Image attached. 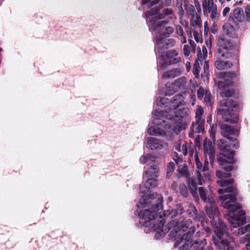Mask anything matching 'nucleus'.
<instances>
[{
  "mask_svg": "<svg viewBox=\"0 0 250 250\" xmlns=\"http://www.w3.org/2000/svg\"><path fill=\"white\" fill-rule=\"evenodd\" d=\"M183 97L182 95L178 94L175 95L172 98L169 100L168 99L165 97L161 98L159 101H157V104L158 106H164L166 104L170 103L172 104L171 106L172 107V109H170L169 112L170 117H166V118L170 119L173 116L172 113H175L174 110H176L178 106L182 104L183 102Z\"/></svg>",
  "mask_w": 250,
  "mask_h": 250,
  "instance_id": "obj_9",
  "label": "nucleus"
},
{
  "mask_svg": "<svg viewBox=\"0 0 250 250\" xmlns=\"http://www.w3.org/2000/svg\"><path fill=\"white\" fill-rule=\"evenodd\" d=\"M180 192L183 196H186L188 193V189L185 184H181L179 187Z\"/></svg>",
  "mask_w": 250,
  "mask_h": 250,
  "instance_id": "obj_38",
  "label": "nucleus"
},
{
  "mask_svg": "<svg viewBox=\"0 0 250 250\" xmlns=\"http://www.w3.org/2000/svg\"><path fill=\"white\" fill-rule=\"evenodd\" d=\"M200 70V67L199 63L197 62V60L196 62L194 64L193 68V73L196 78H197L199 76V72Z\"/></svg>",
  "mask_w": 250,
  "mask_h": 250,
  "instance_id": "obj_36",
  "label": "nucleus"
},
{
  "mask_svg": "<svg viewBox=\"0 0 250 250\" xmlns=\"http://www.w3.org/2000/svg\"><path fill=\"white\" fill-rule=\"evenodd\" d=\"M169 229H172V231H175L176 235L175 240L177 244L183 243L182 247H179L180 250H203V247L198 243L192 244L191 240V235L195 232L196 228L192 225V221L190 219L182 220L178 222L172 220L168 224Z\"/></svg>",
  "mask_w": 250,
  "mask_h": 250,
  "instance_id": "obj_2",
  "label": "nucleus"
},
{
  "mask_svg": "<svg viewBox=\"0 0 250 250\" xmlns=\"http://www.w3.org/2000/svg\"><path fill=\"white\" fill-rule=\"evenodd\" d=\"M175 146L176 149L179 152H181L184 155H186L187 154V146L186 144H183L181 145V143H177L176 144Z\"/></svg>",
  "mask_w": 250,
  "mask_h": 250,
  "instance_id": "obj_31",
  "label": "nucleus"
},
{
  "mask_svg": "<svg viewBox=\"0 0 250 250\" xmlns=\"http://www.w3.org/2000/svg\"><path fill=\"white\" fill-rule=\"evenodd\" d=\"M176 31L177 33L180 36L183 37L184 35V31L182 27L180 25H177L176 27Z\"/></svg>",
  "mask_w": 250,
  "mask_h": 250,
  "instance_id": "obj_45",
  "label": "nucleus"
},
{
  "mask_svg": "<svg viewBox=\"0 0 250 250\" xmlns=\"http://www.w3.org/2000/svg\"><path fill=\"white\" fill-rule=\"evenodd\" d=\"M219 199L222 201V206L229 209L228 219L233 228H237L246 223V219L244 217L245 214L244 210H240L237 215L234 214V211L240 208L239 206L232 204L236 201V198L234 195L228 194L220 196Z\"/></svg>",
  "mask_w": 250,
  "mask_h": 250,
  "instance_id": "obj_3",
  "label": "nucleus"
},
{
  "mask_svg": "<svg viewBox=\"0 0 250 250\" xmlns=\"http://www.w3.org/2000/svg\"><path fill=\"white\" fill-rule=\"evenodd\" d=\"M156 157L150 154H146V156H142L140 159V162L143 164H150L151 162L155 161Z\"/></svg>",
  "mask_w": 250,
  "mask_h": 250,
  "instance_id": "obj_25",
  "label": "nucleus"
},
{
  "mask_svg": "<svg viewBox=\"0 0 250 250\" xmlns=\"http://www.w3.org/2000/svg\"><path fill=\"white\" fill-rule=\"evenodd\" d=\"M189 42L190 45L192 49L193 52H194L195 51L196 44L195 43V42L193 41H192L191 40H189Z\"/></svg>",
  "mask_w": 250,
  "mask_h": 250,
  "instance_id": "obj_50",
  "label": "nucleus"
},
{
  "mask_svg": "<svg viewBox=\"0 0 250 250\" xmlns=\"http://www.w3.org/2000/svg\"><path fill=\"white\" fill-rule=\"evenodd\" d=\"M183 208L180 206L177 205L176 208L168 210L167 211L169 212V215L171 218H174L179 214H181L183 212Z\"/></svg>",
  "mask_w": 250,
  "mask_h": 250,
  "instance_id": "obj_28",
  "label": "nucleus"
},
{
  "mask_svg": "<svg viewBox=\"0 0 250 250\" xmlns=\"http://www.w3.org/2000/svg\"><path fill=\"white\" fill-rule=\"evenodd\" d=\"M230 11V8L229 7H226L223 11V15L224 17H226Z\"/></svg>",
  "mask_w": 250,
  "mask_h": 250,
  "instance_id": "obj_51",
  "label": "nucleus"
},
{
  "mask_svg": "<svg viewBox=\"0 0 250 250\" xmlns=\"http://www.w3.org/2000/svg\"><path fill=\"white\" fill-rule=\"evenodd\" d=\"M156 42L161 49L172 47L175 45L174 39L165 38L162 35H160L156 39Z\"/></svg>",
  "mask_w": 250,
  "mask_h": 250,
  "instance_id": "obj_17",
  "label": "nucleus"
},
{
  "mask_svg": "<svg viewBox=\"0 0 250 250\" xmlns=\"http://www.w3.org/2000/svg\"><path fill=\"white\" fill-rule=\"evenodd\" d=\"M197 190H191L190 192L192 195V196L194 197V198H196L198 197V194L197 192Z\"/></svg>",
  "mask_w": 250,
  "mask_h": 250,
  "instance_id": "obj_60",
  "label": "nucleus"
},
{
  "mask_svg": "<svg viewBox=\"0 0 250 250\" xmlns=\"http://www.w3.org/2000/svg\"><path fill=\"white\" fill-rule=\"evenodd\" d=\"M236 76V74L234 71L221 72L217 74L218 78L227 82V85H232V80Z\"/></svg>",
  "mask_w": 250,
  "mask_h": 250,
  "instance_id": "obj_18",
  "label": "nucleus"
},
{
  "mask_svg": "<svg viewBox=\"0 0 250 250\" xmlns=\"http://www.w3.org/2000/svg\"><path fill=\"white\" fill-rule=\"evenodd\" d=\"M204 153L205 157H208L210 162L213 161L214 159V146L209 140H206L204 144Z\"/></svg>",
  "mask_w": 250,
  "mask_h": 250,
  "instance_id": "obj_16",
  "label": "nucleus"
},
{
  "mask_svg": "<svg viewBox=\"0 0 250 250\" xmlns=\"http://www.w3.org/2000/svg\"><path fill=\"white\" fill-rule=\"evenodd\" d=\"M167 145L156 138L149 137L146 143V147L151 150H159L163 148L167 149Z\"/></svg>",
  "mask_w": 250,
  "mask_h": 250,
  "instance_id": "obj_14",
  "label": "nucleus"
},
{
  "mask_svg": "<svg viewBox=\"0 0 250 250\" xmlns=\"http://www.w3.org/2000/svg\"><path fill=\"white\" fill-rule=\"evenodd\" d=\"M162 2L166 6H168L170 4L171 0H162Z\"/></svg>",
  "mask_w": 250,
  "mask_h": 250,
  "instance_id": "obj_58",
  "label": "nucleus"
},
{
  "mask_svg": "<svg viewBox=\"0 0 250 250\" xmlns=\"http://www.w3.org/2000/svg\"><path fill=\"white\" fill-rule=\"evenodd\" d=\"M216 176L220 179L217 181V184L223 188L218 189V192L219 194L225 192H231L234 194H237L236 189L232 186L234 182L233 180L232 179H226L231 177L230 173L217 170L216 172Z\"/></svg>",
  "mask_w": 250,
  "mask_h": 250,
  "instance_id": "obj_7",
  "label": "nucleus"
},
{
  "mask_svg": "<svg viewBox=\"0 0 250 250\" xmlns=\"http://www.w3.org/2000/svg\"><path fill=\"white\" fill-rule=\"evenodd\" d=\"M177 170L178 171V175H177V177H179V175H181L186 178L188 177L189 172L188 168L186 165L179 166Z\"/></svg>",
  "mask_w": 250,
  "mask_h": 250,
  "instance_id": "obj_29",
  "label": "nucleus"
},
{
  "mask_svg": "<svg viewBox=\"0 0 250 250\" xmlns=\"http://www.w3.org/2000/svg\"><path fill=\"white\" fill-rule=\"evenodd\" d=\"M204 99H205V102L207 103V104H209L210 105V101H211L210 98L208 95L206 93L205 94V97Z\"/></svg>",
  "mask_w": 250,
  "mask_h": 250,
  "instance_id": "obj_53",
  "label": "nucleus"
},
{
  "mask_svg": "<svg viewBox=\"0 0 250 250\" xmlns=\"http://www.w3.org/2000/svg\"><path fill=\"white\" fill-rule=\"evenodd\" d=\"M201 18L199 17L197 14H192L191 16L190 24L192 26L195 28L201 27Z\"/></svg>",
  "mask_w": 250,
  "mask_h": 250,
  "instance_id": "obj_26",
  "label": "nucleus"
},
{
  "mask_svg": "<svg viewBox=\"0 0 250 250\" xmlns=\"http://www.w3.org/2000/svg\"><path fill=\"white\" fill-rule=\"evenodd\" d=\"M154 118L157 119H161L164 116V112L163 111L156 110L153 114Z\"/></svg>",
  "mask_w": 250,
  "mask_h": 250,
  "instance_id": "obj_37",
  "label": "nucleus"
},
{
  "mask_svg": "<svg viewBox=\"0 0 250 250\" xmlns=\"http://www.w3.org/2000/svg\"><path fill=\"white\" fill-rule=\"evenodd\" d=\"M157 184V181L155 179L151 178L147 180V181L145 183V186L146 188H150L156 186Z\"/></svg>",
  "mask_w": 250,
  "mask_h": 250,
  "instance_id": "obj_32",
  "label": "nucleus"
},
{
  "mask_svg": "<svg viewBox=\"0 0 250 250\" xmlns=\"http://www.w3.org/2000/svg\"><path fill=\"white\" fill-rule=\"evenodd\" d=\"M246 232L247 231H246V229H245V227H241V228H239L238 229L237 235H243L245 233H246Z\"/></svg>",
  "mask_w": 250,
  "mask_h": 250,
  "instance_id": "obj_48",
  "label": "nucleus"
},
{
  "mask_svg": "<svg viewBox=\"0 0 250 250\" xmlns=\"http://www.w3.org/2000/svg\"><path fill=\"white\" fill-rule=\"evenodd\" d=\"M187 80L184 77H181L176 80L174 85L179 88H185L187 86Z\"/></svg>",
  "mask_w": 250,
  "mask_h": 250,
  "instance_id": "obj_27",
  "label": "nucleus"
},
{
  "mask_svg": "<svg viewBox=\"0 0 250 250\" xmlns=\"http://www.w3.org/2000/svg\"><path fill=\"white\" fill-rule=\"evenodd\" d=\"M193 34L194 38L197 42L202 41V35L197 31H193Z\"/></svg>",
  "mask_w": 250,
  "mask_h": 250,
  "instance_id": "obj_40",
  "label": "nucleus"
},
{
  "mask_svg": "<svg viewBox=\"0 0 250 250\" xmlns=\"http://www.w3.org/2000/svg\"><path fill=\"white\" fill-rule=\"evenodd\" d=\"M195 6L197 8H199V9H201L200 8V4L198 0H194Z\"/></svg>",
  "mask_w": 250,
  "mask_h": 250,
  "instance_id": "obj_59",
  "label": "nucleus"
},
{
  "mask_svg": "<svg viewBox=\"0 0 250 250\" xmlns=\"http://www.w3.org/2000/svg\"><path fill=\"white\" fill-rule=\"evenodd\" d=\"M188 182L190 191L197 190V183L195 179L189 178L188 180Z\"/></svg>",
  "mask_w": 250,
  "mask_h": 250,
  "instance_id": "obj_34",
  "label": "nucleus"
},
{
  "mask_svg": "<svg viewBox=\"0 0 250 250\" xmlns=\"http://www.w3.org/2000/svg\"><path fill=\"white\" fill-rule=\"evenodd\" d=\"M159 0H143V4H146L148 3H150V6H153V5L156 4L159 2Z\"/></svg>",
  "mask_w": 250,
  "mask_h": 250,
  "instance_id": "obj_44",
  "label": "nucleus"
},
{
  "mask_svg": "<svg viewBox=\"0 0 250 250\" xmlns=\"http://www.w3.org/2000/svg\"><path fill=\"white\" fill-rule=\"evenodd\" d=\"M222 59H219L217 56V60L214 62L215 67L218 70L229 69L232 66V63L229 61H222Z\"/></svg>",
  "mask_w": 250,
  "mask_h": 250,
  "instance_id": "obj_19",
  "label": "nucleus"
},
{
  "mask_svg": "<svg viewBox=\"0 0 250 250\" xmlns=\"http://www.w3.org/2000/svg\"><path fill=\"white\" fill-rule=\"evenodd\" d=\"M158 168L157 166L153 165L150 167L148 170L146 171V174L148 177H154L158 172Z\"/></svg>",
  "mask_w": 250,
  "mask_h": 250,
  "instance_id": "obj_30",
  "label": "nucleus"
},
{
  "mask_svg": "<svg viewBox=\"0 0 250 250\" xmlns=\"http://www.w3.org/2000/svg\"><path fill=\"white\" fill-rule=\"evenodd\" d=\"M175 168V164L173 162H169L167 166V176L169 178L172 174Z\"/></svg>",
  "mask_w": 250,
  "mask_h": 250,
  "instance_id": "obj_33",
  "label": "nucleus"
},
{
  "mask_svg": "<svg viewBox=\"0 0 250 250\" xmlns=\"http://www.w3.org/2000/svg\"><path fill=\"white\" fill-rule=\"evenodd\" d=\"M175 113H172L173 116L171 118H173L174 116L176 117H184L188 115L189 113V109L187 107H183L181 109H179L177 110L176 111H174Z\"/></svg>",
  "mask_w": 250,
  "mask_h": 250,
  "instance_id": "obj_22",
  "label": "nucleus"
},
{
  "mask_svg": "<svg viewBox=\"0 0 250 250\" xmlns=\"http://www.w3.org/2000/svg\"><path fill=\"white\" fill-rule=\"evenodd\" d=\"M190 131L188 135L190 138H192L194 137V132L195 131L194 130V126L192 128V127H191L190 128Z\"/></svg>",
  "mask_w": 250,
  "mask_h": 250,
  "instance_id": "obj_57",
  "label": "nucleus"
},
{
  "mask_svg": "<svg viewBox=\"0 0 250 250\" xmlns=\"http://www.w3.org/2000/svg\"><path fill=\"white\" fill-rule=\"evenodd\" d=\"M233 93V91L230 89H225L220 92L223 99L220 101V107L218 109V113L222 116L224 122L229 123H236L238 121L237 115L232 113V108L235 107V104L231 99L225 98L231 97Z\"/></svg>",
  "mask_w": 250,
  "mask_h": 250,
  "instance_id": "obj_4",
  "label": "nucleus"
},
{
  "mask_svg": "<svg viewBox=\"0 0 250 250\" xmlns=\"http://www.w3.org/2000/svg\"><path fill=\"white\" fill-rule=\"evenodd\" d=\"M156 196L158 197V202L152 206L150 209H144L141 210L139 213V216L140 218L149 220L155 219L158 216L157 212L162 208V197L156 193H153L149 195L150 199H153Z\"/></svg>",
  "mask_w": 250,
  "mask_h": 250,
  "instance_id": "obj_8",
  "label": "nucleus"
},
{
  "mask_svg": "<svg viewBox=\"0 0 250 250\" xmlns=\"http://www.w3.org/2000/svg\"><path fill=\"white\" fill-rule=\"evenodd\" d=\"M246 19L248 21H250V5H247L245 9Z\"/></svg>",
  "mask_w": 250,
  "mask_h": 250,
  "instance_id": "obj_42",
  "label": "nucleus"
},
{
  "mask_svg": "<svg viewBox=\"0 0 250 250\" xmlns=\"http://www.w3.org/2000/svg\"><path fill=\"white\" fill-rule=\"evenodd\" d=\"M199 192L200 196L202 199L207 202L208 200H207L206 193L202 187L199 188Z\"/></svg>",
  "mask_w": 250,
  "mask_h": 250,
  "instance_id": "obj_41",
  "label": "nucleus"
},
{
  "mask_svg": "<svg viewBox=\"0 0 250 250\" xmlns=\"http://www.w3.org/2000/svg\"><path fill=\"white\" fill-rule=\"evenodd\" d=\"M218 45L217 54L218 58L228 59L229 56L228 51L232 49L233 47L232 43L222 35L218 38Z\"/></svg>",
  "mask_w": 250,
  "mask_h": 250,
  "instance_id": "obj_10",
  "label": "nucleus"
},
{
  "mask_svg": "<svg viewBox=\"0 0 250 250\" xmlns=\"http://www.w3.org/2000/svg\"><path fill=\"white\" fill-rule=\"evenodd\" d=\"M220 129L221 134L223 137L226 138L229 141H236L235 138L230 137V136L235 135L237 132V129L226 124L221 125Z\"/></svg>",
  "mask_w": 250,
  "mask_h": 250,
  "instance_id": "obj_12",
  "label": "nucleus"
},
{
  "mask_svg": "<svg viewBox=\"0 0 250 250\" xmlns=\"http://www.w3.org/2000/svg\"><path fill=\"white\" fill-rule=\"evenodd\" d=\"M197 57L198 60L200 61H202V60L205 59V58L207 57L206 56H204V54H203L201 50H199V51L198 52Z\"/></svg>",
  "mask_w": 250,
  "mask_h": 250,
  "instance_id": "obj_47",
  "label": "nucleus"
},
{
  "mask_svg": "<svg viewBox=\"0 0 250 250\" xmlns=\"http://www.w3.org/2000/svg\"><path fill=\"white\" fill-rule=\"evenodd\" d=\"M223 32L228 36L235 38L237 36L236 31L232 25L229 23H226L223 26Z\"/></svg>",
  "mask_w": 250,
  "mask_h": 250,
  "instance_id": "obj_20",
  "label": "nucleus"
},
{
  "mask_svg": "<svg viewBox=\"0 0 250 250\" xmlns=\"http://www.w3.org/2000/svg\"><path fill=\"white\" fill-rule=\"evenodd\" d=\"M164 14L166 15H168L172 13V11L170 8H166L163 10Z\"/></svg>",
  "mask_w": 250,
  "mask_h": 250,
  "instance_id": "obj_55",
  "label": "nucleus"
},
{
  "mask_svg": "<svg viewBox=\"0 0 250 250\" xmlns=\"http://www.w3.org/2000/svg\"><path fill=\"white\" fill-rule=\"evenodd\" d=\"M194 160L196 164V168L197 169V176L198 181V184L200 185H202V181H201V177L202 175L201 172H206L208 170V167L207 164H204V165H202V162L200 161L199 158L197 154H195L194 156Z\"/></svg>",
  "mask_w": 250,
  "mask_h": 250,
  "instance_id": "obj_15",
  "label": "nucleus"
},
{
  "mask_svg": "<svg viewBox=\"0 0 250 250\" xmlns=\"http://www.w3.org/2000/svg\"><path fill=\"white\" fill-rule=\"evenodd\" d=\"M181 74V71L179 69H174L169 71H165L162 78L165 79H173Z\"/></svg>",
  "mask_w": 250,
  "mask_h": 250,
  "instance_id": "obj_21",
  "label": "nucleus"
},
{
  "mask_svg": "<svg viewBox=\"0 0 250 250\" xmlns=\"http://www.w3.org/2000/svg\"><path fill=\"white\" fill-rule=\"evenodd\" d=\"M204 120L203 119L198 118V119L196 120V123L194 125L192 124L193 126H196L195 132L196 133H200L204 131Z\"/></svg>",
  "mask_w": 250,
  "mask_h": 250,
  "instance_id": "obj_23",
  "label": "nucleus"
},
{
  "mask_svg": "<svg viewBox=\"0 0 250 250\" xmlns=\"http://www.w3.org/2000/svg\"><path fill=\"white\" fill-rule=\"evenodd\" d=\"M162 57L166 62L168 64H175L181 61V57L178 56L177 52L175 50H171L167 52Z\"/></svg>",
  "mask_w": 250,
  "mask_h": 250,
  "instance_id": "obj_13",
  "label": "nucleus"
},
{
  "mask_svg": "<svg viewBox=\"0 0 250 250\" xmlns=\"http://www.w3.org/2000/svg\"><path fill=\"white\" fill-rule=\"evenodd\" d=\"M205 208L207 214L212 219L211 223L214 228V231L217 236L212 237V241L216 248L221 250H232V247L229 244L231 237L227 231L226 225L218 217L219 212L214 201L208 198Z\"/></svg>",
  "mask_w": 250,
  "mask_h": 250,
  "instance_id": "obj_1",
  "label": "nucleus"
},
{
  "mask_svg": "<svg viewBox=\"0 0 250 250\" xmlns=\"http://www.w3.org/2000/svg\"><path fill=\"white\" fill-rule=\"evenodd\" d=\"M207 122L208 124L210 125V127L212 126L213 125H212V116L211 115H209L207 119Z\"/></svg>",
  "mask_w": 250,
  "mask_h": 250,
  "instance_id": "obj_56",
  "label": "nucleus"
},
{
  "mask_svg": "<svg viewBox=\"0 0 250 250\" xmlns=\"http://www.w3.org/2000/svg\"><path fill=\"white\" fill-rule=\"evenodd\" d=\"M209 69V63L208 61H205L204 65V71L206 73L208 71Z\"/></svg>",
  "mask_w": 250,
  "mask_h": 250,
  "instance_id": "obj_54",
  "label": "nucleus"
},
{
  "mask_svg": "<svg viewBox=\"0 0 250 250\" xmlns=\"http://www.w3.org/2000/svg\"><path fill=\"white\" fill-rule=\"evenodd\" d=\"M205 90L203 87H200L197 91V96L198 98L200 100L202 99L204 94H205Z\"/></svg>",
  "mask_w": 250,
  "mask_h": 250,
  "instance_id": "obj_43",
  "label": "nucleus"
},
{
  "mask_svg": "<svg viewBox=\"0 0 250 250\" xmlns=\"http://www.w3.org/2000/svg\"><path fill=\"white\" fill-rule=\"evenodd\" d=\"M216 85L218 86V88L221 91L222 90H225L229 86H231V85H227V82L221 79L219 80L217 83H216Z\"/></svg>",
  "mask_w": 250,
  "mask_h": 250,
  "instance_id": "obj_35",
  "label": "nucleus"
},
{
  "mask_svg": "<svg viewBox=\"0 0 250 250\" xmlns=\"http://www.w3.org/2000/svg\"><path fill=\"white\" fill-rule=\"evenodd\" d=\"M203 113V109L199 106H197L196 110V120L198 118H202V115Z\"/></svg>",
  "mask_w": 250,
  "mask_h": 250,
  "instance_id": "obj_39",
  "label": "nucleus"
},
{
  "mask_svg": "<svg viewBox=\"0 0 250 250\" xmlns=\"http://www.w3.org/2000/svg\"><path fill=\"white\" fill-rule=\"evenodd\" d=\"M183 51L186 56H188L190 54L189 47L188 45L185 44L184 46Z\"/></svg>",
  "mask_w": 250,
  "mask_h": 250,
  "instance_id": "obj_46",
  "label": "nucleus"
},
{
  "mask_svg": "<svg viewBox=\"0 0 250 250\" xmlns=\"http://www.w3.org/2000/svg\"><path fill=\"white\" fill-rule=\"evenodd\" d=\"M204 56H207V50L205 46H203L202 47V52Z\"/></svg>",
  "mask_w": 250,
  "mask_h": 250,
  "instance_id": "obj_61",
  "label": "nucleus"
},
{
  "mask_svg": "<svg viewBox=\"0 0 250 250\" xmlns=\"http://www.w3.org/2000/svg\"><path fill=\"white\" fill-rule=\"evenodd\" d=\"M208 23L206 21L204 23V28H205V31L206 30H208Z\"/></svg>",
  "mask_w": 250,
  "mask_h": 250,
  "instance_id": "obj_63",
  "label": "nucleus"
},
{
  "mask_svg": "<svg viewBox=\"0 0 250 250\" xmlns=\"http://www.w3.org/2000/svg\"><path fill=\"white\" fill-rule=\"evenodd\" d=\"M245 228L246 229V231H250V225L248 224L246 226H245Z\"/></svg>",
  "mask_w": 250,
  "mask_h": 250,
  "instance_id": "obj_64",
  "label": "nucleus"
},
{
  "mask_svg": "<svg viewBox=\"0 0 250 250\" xmlns=\"http://www.w3.org/2000/svg\"><path fill=\"white\" fill-rule=\"evenodd\" d=\"M231 142V145H232L233 147L237 149L239 147V143L236 139V141H229ZM217 146L221 151L220 154L217 157V160L219 164L224 166V168L226 171H230L232 170V166L231 165H227V164L230 163V161L229 162L226 158L230 159L232 161L234 151L230 148V144L228 143V142L224 139H219L217 141Z\"/></svg>",
  "mask_w": 250,
  "mask_h": 250,
  "instance_id": "obj_5",
  "label": "nucleus"
},
{
  "mask_svg": "<svg viewBox=\"0 0 250 250\" xmlns=\"http://www.w3.org/2000/svg\"><path fill=\"white\" fill-rule=\"evenodd\" d=\"M148 133L150 135L164 136L166 135V132L164 130H160L159 128L154 126H151L148 128Z\"/></svg>",
  "mask_w": 250,
  "mask_h": 250,
  "instance_id": "obj_24",
  "label": "nucleus"
},
{
  "mask_svg": "<svg viewBox=\"0 0 250 250\" xmlns=\"http://www.w3.org/2000/svg\"><path fill=\"white\" fill-rule=\"evenodd\" d=\"M146 15L147 19L150 21L151 29L156 32H162L160 35L167 37L174 32V28L172 27H165L167 21L162 20L164 18V15L162 13H159L157 9L155 12L152 11L146 12Z\"/></svg>",
  "mask_w": 250,
  "mask_h": 250,
  "instance_id": "obj_6",
  "label": "nucleus"
},
{
  "mask_svg": "<svg viewBox=\"0 0 250 250\" xmlns=\"http://www.w3.org/2000/svg\"><path fill=\"white\" fill-rule=\"evenodd\" d=\"M241 10L239 8L236 9L234 11V16L236 17V18L239 19L238 15H240Z\"/></svg>",
  "mask_w": 250,
  "mask_h": 250,
  "instance_id": "obj_52",
  "label": "nucleus"
},
{
  "mask_svg": "<svg viewBox=\"0 0 250 250\" xmlns=\"http://www.w3.org/2000/svg\"><path fill=\"white\" fill-rule=\"evenodd\" d=\"M202 7L205 15L210 14L211 19L215 20L218 16L217 6L213 0H204Z\"/></svg>",
  "mask_w": 250,
  "mask_h": 250,
  "instance_id": "obj_11",
  "label": "nucleus"
},
{
  "mask_svg": "<svg viewBox=\"0 0 250 250\" xmlns=\"http://www.w3.org/2000/svg\"><path fill=\"white\" fill-rule=\"evenodd\" d=\"M181 41L182 43H185L186 42V38L183 35V37H181Z\"/></svg>",
  "mask_w": 250,
  "mask_h": 250,
  "instance_id": "obj_62",
  "label": "nucleus"
},
{
  "mask_svg": "<svg viewBox=\"0 0 250 250\" xmlns=\"http://www.w3.org/2000/svg\"><path fill=\"white\" fill-rule=\"evenodd\" d=\"M209 131L210 132V135L211 138L214 140L215 138V132L213 130V127L211 126V128L209 130Z\"/></svg>",
  "mask_w": 250,
  "mask_h": 250,
  "instance_id": "obj_49",
  "label": "nucleus"
}]
</instances>
